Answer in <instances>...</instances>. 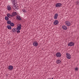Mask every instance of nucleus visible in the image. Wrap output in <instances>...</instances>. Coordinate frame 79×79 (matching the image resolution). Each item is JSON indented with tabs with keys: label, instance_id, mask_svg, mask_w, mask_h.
<instances>
[{
	"label": "nucleus",
	"instance_id": "obj_25",
	"mask_svg": "<svg viewBox=\"0 0 79 79\" xmlns=\"http://www.w3.org/2000/svg\"><path fill=\"white\" fill-rule=\"evenodd\" d=\"M75 69L76 71H78V69H79L78 68H76Z\"/></svg>",
	"mask_w": 79,
	"mask_h": 79
},
{
	"label": "nucleus",
	"instance_id": "obj_5",
	"mask_svg": "<svg viewBox=\"0 0 79 79\" xmlns=\"http://www.w3.org/2000/svg\"><path fill=\"white\" fill-rule=\"evenodd\" d=\"M33 45L35 47H37L38 46V43L36 41H34L33 43Z\"/></svg>",
	"mask_w": 79,
	"mask_h": 79
},
{
	"label": "nucleus",
	"instance_id": "obj_17",
	"mask_svg": "<svg viewBox=\"0 0 79 79\" xmlns=\"http://www.w3.org/2000/svg\"><path fill=\"white\" fill-rule=\"evenodd\" d=\"M5 19L6 21H8V20H10V19L8 18V17L7 16H6L5 17Z\"/></svg>",
	"mask_w": 79,
	"mask_h": 79
},
{
	"label": "nucleus",
	"instance_id": "obj_16",
	"mask_svg": "<svg viewBox=\"0 0 79 79\" xmlns=\"http://www.w3.org/2000/svg\"><path fill=\"white\" fill-rule=\"evenodd\" d=\"M12 15L14 16H16V15H17V13L16 12H13L12 13Z\"/></svg>",
	"mask_w": 79,
	"mask_h": 79
},
{
	"label": "nucleus",
	"instance_id": "obj_14",
	"mask_svg": "<svg viewBox=\"0 0 79 79\" xmlns=\"http://www.w3.org/2000/svg\"><path fill=\"white\" fill-rule=\"evenodd\" d=\"M56 63L57 64H61V61L60 60H57L56 61Z\"/></svg>",
	"mask_w": 79,
	"mask_h": 79
},
{
	"label": "nucleus",
	"instance_id": "obj_2",
	"mask_svg": "<svg viewBox=\"0 0 79 79\" xmlns=\"http://www.w3.org/2000/svg\"><path fill=\"white\" fill-rule=\"evenodd\" d=\"M68 45L69 47L74 46V43H73V42H71L68 44Z\"/></svg>",
	"mask_w": 79,
	"mask_h": 79
},
{
	"label": "nucleus",
	"instance_id": "obj_22",
	"mask_svg": "<svg viewBox=\"0 0 79 79\" xmlns=\"http://www.w3.org/2000/svg\"><path fill=\"white\" fill-rule=\"evenodd\" d=\"M10 15H11V14L10 13H8L7 14V17H8V18H11L10 17Z\"/></svg>",
	"mask_w": 79,
	"mask_h": 79
},
{
	"label": "nucleus",
	"instance_id": "obj_4",
	"mask_svg": "<svg viewBox=\"0 0 79 79\" xmlns=\"http://www.w3.org/2000/svg\"><path fill=\"white\" fill-rule=\"evenodd\" d=\"M61 6H62V4L61 3H58L56 4V7L59 8Z\"/></svg>",
	"mask_w": 79,
	"mask_h": 79
},
{
	"label": "nucleus",
	"instance_id": "obj_19",
	"mask_svg": "<svg viewBox=\"0 0 79 79\" xmlns=\"http://www.w3.org/2000/svg\"><path fill=\"white\" fill-rule=\"evenodd\" d=\"M10 26L14 27V26H15V24L12 22H11V23H10Z\"/></svg>",
	"mask_w": 79,
	"mask_h": 79
},
{
	"label": "nucleus",
	"instance_id": "obj_8",
	"mask_svg": "<svg viewBox=\"0 0 79 79\" xmlns=\"http://www.w3.org/2000/svg\"><path fill=\"white\" fill-rule=\"evenodd\" d=\"M53 23L54 25H57V24H58V23H59V21H58V20H56L54 21Z\"/></svg>",
	"mask_w": 79,
	"mask_h": 79
},
{
	"label": "nucleus",
	"instance_id": "obj_7",
	"mask_svg": "<svg viewBox=\"0 0 79 79\" xmlns=\"http://www.w3.org/2000/svg\"><path fill=\"white\" fill-rule=\"evenodd\" d=\"M66 56L67 59H71V55L69 53H67L66 54Z\"/></svg>",
	"mask_w": 79,
	"mask_h": 79
},
{
	"label": "nucleus",
	"instance_id": "obj_21",
	"mask_svg": "<svg viewBox=\"0 0 79 79\" xmlns=\"http://www.w3.org/2000/svg\"><path fill=\"white\" fill-rule=\"evenodd\" d=\"M11 23V21L10 20H8L7 21V24H10Z\"/></svg>",
	"mask_w": 79,
	"mask_h": 79
},
{
	"label": "nucleus",
	"instance_id": "obj_24",
	"mask_svg": "<svg viewBox=\"0 0 79 79\" xmlns=\"http://www.w3.org/2000/svg\"><path fill=\"white\" fill-rule=\"evenodd\" d=\"M22 11L23 13H26V10L24 9H22Z\"/></svg>",
	"mask_w": 79,
	"mask_h": 79
},
{
	"label": "nucleus",
	"instance_id": "obj_13",
	"mask_svg": "<svg viewBox=\"0 0 79 79\" xmlns=\"http://www.w3.org/2000/svg\"><path fill=\"white\" fill-rule=\"evenodd\" d=\"M62 27V29H64V30H67V29H68V28H67V27L64 25Z\"/></svg>",
	"mask_w": 79,
	"mask_h": 79
},
{
	"label": "nucleus",
	"instance_id": "obj_11",
	"mask_svg": "<svg viewBox=\"0 0 79 79\" xmlns=\"http://www.w3.org/2000/svg\"><path fill=\"white\" fill-rule=\"evenodd\" d=\"M16 18L18 20H19V21H21V20L22 19L21 18L20 16L19 15H17V18Z\"/></svg>",
	"mask_w": 79,
	"mask_h": 79
},
{
	"label": "nucleus",
	"instance_id": "obj_6",
	"mask_svg": "<svg viewBox=\"0 0 79 79\" xmlns=\"http://www.w3.org/2000/svg\"><path fill=\"white\" fill-rule=\"evenodd\" d=\"M19 25H18H18H17V27L16 28V29L21 30V27H22V26H21V24H19Z\"/></svg>",
	"mask_w": 79,
	"mask_h": 79
},
{
	"label": "nucleus",
	"instance_id": "obj_10",
	"mask_svg": "<svg viewBox=\"0 0 79 79\" xmlns=\"http://www.w3.org/2000/svg\"><path fill=\"white\" fill-rule=\"evenodd\" d=\"M8 69L9 70H12L13 69V66L12 65H9V66L8 67Z\"/></svg>",
	"mask_w": 79,
	"mask_h": 79
},
{
	"label": "nucleus",
	"instance_id": "obj_1",
	"mask_svg": "<svg viewBox=\"0 0 79 79\" xmlns=\"http://www.w3.org/2000/svg\"><path fill=\"white\" fill-rule=\"evenodd\" d=\"M11 1L12 2V3H13V5H12V7L14 9V10H15V9H18V6L17 4V2H16L15 0H11Z\"/></svg>",
	"mask_w": 79,
	"mask_h": 79
},
{
	"label": "nucleus",
	"instance_id": "obj_23",
	"mask_svg": "<svg viewBox=\"0 0 79 79\" xmlns=\"http://www.w3.org/2000/svg\"><path fill=\"white\" fill-rule=\"evenodd\" d=\"M17 31L16 32H17V33H19L20 32H21V31H20V30H19V29H17Z\"/></svg>",
	"mask_w": 79,
	"mask_h": 79
},
{
	"label": "nucleus",
	"instance_id": "obj_9",
	"mask_svg": "<svg viewBox=\"0 0 79 79\" xmlns=\"http://www.w3.org/2000/svg\"><path fill=\"white\" fill-rule=\"evenodd\" d=\"M58 14L57 13L55 14L54 16V19H58Z\"/></svg>",
	"mask_w": 79,
	"mask_h": 79
},
{
	"label": "nucleus",
	"instance_id": "obj_15",
	"mask_svg": "<svg viewBox=\"0 0 79 79\" xmlns=\"http://www.w3.org/2000/svg\"><path fill=\"white\" fill-rule=\"evenodd\" d=\"M7 28L8 29L10 30L11 29V27L10 25H8L7 26Z\"/></svg>",
	"mask_w": 79,
	"mask_h": 79
},
{
	"label": "nucleus",
	"instance_id": "obj_27",
	"mask_svg": "<svg viewBox=\"0 0 79 79\" xmlns=\"http://www.w3.org/2000/svg\"><path fill=\"white\" fill-rule=\"evenodd\" d=\"M10 16H11V17H14V16L12 14V15H10Z\"/></svg>",
	"mask_w": 79,
	"mask_h": 79
},
{
	"label": "nucleus",
	"instance_id": "obj_20",
	"mask_svg": "<svg viewBox=\"0 0 79 79\" xmlns=\"http://www.w3.org/2000/svg\"><path fill=\"white\" fill-rule=\"evenodd\" d=\"M17 31V30L16 28H13L12 29V31L13 32H16Z\"/></svg>",
	"mask_w": 79,
	"mask_h": 79
},
{
	"label": "nucleus",
	"instance_id": "obj_3",
	"mask_svg": "<svg viewBox=\"0 0 79 79\" xmlns=\"http://www.w3.org/2000/svg\"><path fill=\"white\" fill-rule=\"evenodd\" d=\"M56 55L57 57L60 58L61 56V54L60 52H57Z\"/></svg>",
	"mask_w": 79,
	"mask_h": 79
},
{
	"label": "nucleus",
	"instance_id": "obj_12",
	"mask_svg": "<svg viewBox=\"0 0 79 79\" xmlns=\"http://www.w3.org/2000/svg\"><path fill=\"white\" fill-rule=\"evenodd\" d=\"M65 24H66L67 26H70L71 25V23L69 21H67L65 22Z\"/></svg>",
	"mask_w": 79,
	"mask_h": 79
},
{
	"label": "nucleus",
	"instance_id": "obj_28",
	"mask_svg": "<svg viewBox=\"0 0 79 79\" xmlns=\"http://www.w3.org/2000/svg\"><path fill=\"white\" fill-rule=\"evenodd\" d=\"M52 79H53V78H52Z\"/></svg>",
	"mask_w": 79,
	"mask_h": 79
},
{
	"label": "nucleus",
	"instance_id": "obj_18",
	"mask_svg": "<svg viewBox=\"0 0 79 79\" xmlns=\"http://www.w3.org/2000/svg\"><path fill=\"white\" fill-rule=\"evenodd\" d=\"M7 10H9V11H10L11 10V7H10V6H7Z\"/></svg>",
	"mask_w": 79,
	"mask_h": 79
},
{
	"label": "nucleus",
	"instance_id": "obj_26",
	"mask_svg": "<svg viewBox=\"0 0 79 79\" xmlns=\"http://www.w3.org/2000/svg\"><path fill=\"white\" fill-rule=\"evenodd\" d=\"M77 5H79V2L78 1L77 2Z\"/></svg>",
	"mask_w": 79,
	"mask_h": 79
}]
</instances>
